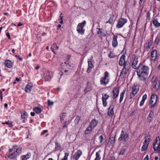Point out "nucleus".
Segmentation results:
<instances>
[{"label":"nucleus","mask_w":160,"mask_h":160,"mask_svg":"<svg viewBox=\"0 0 160 160\" xmlns=\"http://www.w3.org/2000/svg\"><path fill=\"white\" fill-rule=\"evenodd\" d=\"M17 146L14 145L12 148L9 149V152L7 154L8 157L11 159H13L19 155V153L18 152Z\"/></svg>","instance_id":"obj_1"},{"label":"nucleus","mask_w":160,"mask_h":160,"mask_svg":"<svg viewBox=\"0 0 160 160\" xmlns=\"http://www.w3.org/2000/svg\"><path fill=\"white\" fill-rule=\"evenodd\" d=\"M109 73L107 71H106L104 74V76L100 79V83L101 85L104 86H106L109 83L110 79Z\"/></svg>","instance_id":"obj_2"},{"label":"nucleus","mask_w":160,"mask_h":160,"mask_svg":"<svg viewBox=\"0 0 160 160\" xmlns=\"http://www.w3.org/2000/svg\"><path fill=\"white\" fill-rule=\"evenodd\" d=\"M149 68L148 66L140 64L137 70V74L138 73H149Z\"/></svg>","instance_id":"obj_3"},{"label":"nucleus","mask_w":160,"mask_h":160,"mask_svg":"<svg viewBox=\"0 0 160 160\" xmlns=\"http://www.w3.org/2000/svg\"><path fill=\"white\" fill-rule=\"evenodd\" d=\"M86 23V21H84L82 22L79 23L77 25V31L79 34L81 35H83L84 34L85 30L83 27Z\"/></svg>","instance_id":"obj_4"},{"label":"nucleus","mask_w":160,"mask_h":160,"mask_svg":"<svg viewBox=\"0 0 160 160\" xmlns=\"http://www.w3.org/2000/svg\"><path fill=\"white\" fill-rule=\"evenodd\" d=\"M153 148L155 151L160 152V139L159 137H157L154 142Z\"/></svg>","instance_id":"obj_5"},{"label":"nucleus","mask_w":160,"mask_h":160,"mask_svg":"<svg viewBox=\"0 0 160 160\" xmlns=\"http://www.w3.org/2000/svg\"><path fill=\"white\" fill-rule=\"evenodd\" d=\"M157 99V96L155 93L153 94L151 97L150 100L149 102V107L152 108L156 104Z\"/></svg>","instance_id":"obj_6"},{"label":"nucleus","mask_w":160,"mask_h":160,"mask_svg":"<svg viewBox=\"0 0 160 160\" xmlns=\"http://www.w3.org/2000/svg\"><path fill=\"white\" fill-rule=\"evenodd\" d=\"M151 81L152 83L153 88H154L156 90H158L160 85V82L159 80H158L156 77H152Z\"/></svg>","instance_id":"obj_7"},{"label":"nucleus","mask_w":160,"mask_h":160,"mask_svg":"<svg viewBox=\"0 0 160 160\" xmlns=\"http://www.w3.org/2000/svg\"><path fill=\"white\" fill-rule=\"evenodd\" d=\"M127 22V19L123 18H121L118 21L116 27L118 28H122Z\"/></svg>","instance_id":"obj_8"},{"label":"nucleus","mask_w":160,"mask_h":160,"mask_svg":"<svg viewBox=\"0 0 160 160\" xmlns=\"http://www.w3.org/2000/svg\"><path fill=\"white\" fill-rule=\"evenodd\" d=\"M53 76V73L50 71H46L44 74L43 77L46 81H50Z\"/></svg>","instance_id":"obj_9"},{"label":"nucleus","mask_w":160,"mask_h":160,"mask_svg":"<svg viewBox=\"0 0 160 160\" xmlns=\"http://www.w3.org/2000/svg\"><path fill=\"white\" fill-rule=\"evenodd\" d=\"M128 134L127 133L125 134L123 130H122L120 135V137L118 138V140L121 141L122 140H123L124 142H126L128 140Z\"/></svg>","instance_id":"obj_10"},{"label":"nucleus","mask_w":160,"mask_h":160,"mask_svg":"<svg viewBox=\"0 0 160 160\" xmlns=\"http://www.w3.org/2000/svg\"><path fill=\"white\" fill-rule=\"evenodd\" d=\"M145 140L143 143V145L141 148L142 151H144L147 149L148 146L149 142L151 141L150 138H147L146 137H145Z\"/></svg>","instance_id":"obj_11"},{"label":"nucleus","mask_w":160,"mask_h":160,"mask_svg":"<svg viewBox=\"0 0 160 160\" xmlns=\"http://www.w3.org/2000/svg\"><path fill=\"white\" fill-rule=\"evenodd\" d=\"M149 73H138L137 75L140 81H145L148 78Z\"/></svg>","instance_id":"obj_12"},{"label":"nucleus","mask_w":160,"mask_h":160,"mask_svg":"<svg viewBox=\"0 0 160 160\" xmlns=\"http://www.w3.org/2000/svg\"><path fill=\"white\" fill-rule=\"evenodd\" d=\"M119 93V88L118 86L114 87L113 89L112 94L113 97L114 99L117 98L118 96Z\"/></svg>","instance_id":"obj_13"},{"label":"nucleus","mask_w":160,"mask_h":160,"mask_svg":"<svg viewBox=\"0 0 160 160\" xmlns=\"http://www.w3.org/2000/svg\"><path fill=\"white\" fill-rule=\"evenodd\" d=\"M82 154V151L80 150H78L73 155L72 158L73 160H78Z\"/></svg>","instance_id":"obj_14"},{"label":"nucleus","mask_w":160,"mask_h":160,"mask_svg":"<svg viewBox=\"0 0 160 160\" xmlns=\"http://www.w3.org/2000/svg\"><path fill=\"white\" fill-rule=\"evenodd\" d=\"M154 112L153 110L151 111L148 116L147 118V121L148 122H150L153 120L154 117Z\"/></svg>","instance_id":"obj_15"},{"label":"nucleus","mask_w":160,"mask_h":160,"mask_svg":"<svg viewBox=\"0 0 160 160\" xmlns=\"http://www.w3.org/2000/svg\"><path fill=\"white\" fill-rule=\"evenodd\" d=\"M138 90V86L134 84L132 87V94L134 96L137 93Z\"/></svg>","instance_id":"obj_16"},{"label":"nucleus","mask_w":160,"mask_h":160,"mask_svg":"<svg viewBox=\"0 0 160 160\" xmlns=\"http://www.w3.org/2000/svg\"><path fill=\"white\" fill-rule=\"evenodd\" d=\"M138 57L136 56L135 57L132 62V67L134 69H137L138 68V67L137 66V64L138 62Z\"/></svg>","instance_id":"obj_17"},{"label":"nucleus","mask_w":160,"mask_h":160,"mask_svg":"<svg viewBox=\"0 0 160 160\" xmlns=\"http://www.w3.org/2000/svg\"><path fill=\"white\" fill-rule=\"evenodd\" d=\"M157 52L155 50H153L151 53V59L153 61H155L157 58Z\"/></svg>","instance_id":"obj_18"},{"label":"nucleus","mask_w":160,"mask_h":160,"mask_svg":"<svg viewBox=\"0 0 160 160\" xmlns=\"http://www.w3.org/2000/svg\"><path fill=\"white\" fill-rule=\"evenodd\" d=\"M117 38V36L113 35L112 41V45L114 48H116L118 46Z\"/></svg>","instance_id":"obj_19"},{"label":"nucleus","mask_w":160,"mask_h":160,"mask_svg":"<svg viewBox=\"0 0 160 160\" xmlns=\"http://www.w3.org/2000/svg\"><path fill=\"white\" fill-rule=\"evenodd\" d=\"M125 56L124 55H123L121 57L119 61V64L120 66L123 65L126 62L125 61Z\"/></svg>","instance_id":"obj_20"},{"label":"nucleus","mask_w":160,"mask_h":160,"mask_svg":"<svg viewBox=\"0 0 160 160\" xmlns=\"http://www.w3.org/2000/svg\"><path fill=\"white\" fill-rule=\"evenodd\" d=\"M152 23L156 28H158L160 26V23L158 22V19L155 18L152 21Z\"/></svg>","instance_id":"obj_21"},{"label":"nucleus","mask_w":160,"mask_h":160,"mask_svg":"<svg viewBox=\"0 0 160 160\" xmlns=\"http://www.w3.org/2000/svg\"><path fill=\"white\" fill-rule=\"evenodd\" d=\"M98 123V121L96 120L95 119H93L90 122L89 125L93 128L97 125Z\"/></svg>","instance_id":"obj_22"},{"label":"nucleus","mask_w":160,"mask_h":160,"mask_svg":"<svg viewBox=\"0 0 160 160\" xmlns=\"http://www.w3.org/2000/svg\"><path fill=\"white\" fill-rule=\"evenodd\" d=\"M114 15L113 13L110 15V17L108 20L106 22V23H109L111 25H112L113 23V18Z\"/></svg>","instance_id":"obj_23"},{"label":"nucleus","mask_w":160,"mask_h":160,"mask_svg":"<svg viewBox=\"0 0 160 160\" xmlns=\"http://www.w3.org/2000/svg\"><path fill=\"white\" fill-rule=\"evenodd\" d=\"M108 115L112 117L114 114L113 108L110 106L108 109Z\"/></svg>","instance_id":"obj_24"},{"label":"nucleus","mask_w":160,"mask_h":160,"mask_svg":"<svg viewBox=\"0 0 160 160\" xmlns=\"http://www.w3.org/2000/svg\"><path fill=\"white\" fill-rule=\"evenodd\" d=\"M128 70L125 69H122L120 74V76L122 78H124L126 75Z\"/></svg>","instance_id":"obj_25"},{"label":"nucleus","mask_w":160,"mask_h":160,"mask_svg":"<svg viewBox=\"0 0 160 160\" xmlns=\"http://www.w3.org/2000/svg\"><path fill=\"white\" fill-rule=\"evenodd\" d=\"M4 64L7 67L10 68L12 67V62L9 60H7L4 62Z\"/></svg>","instance_id":"obj_26"},{"label":"nucleus","mask_w":160,"mask_h":160,"mask_svg":"<svg viewBox=\"0 0 160 160\" xmlns=\"http://www.w3.org/2000/svg\"><path fill=\"white\" fill-rule=\"evenodd\" d=\"M31 157V154L30 153H28L26 155H24L21 157L22 160H27L29 159Z\"/></svg>","instance_id":"obj_27"},{"label":"nucleus","mask_w":160,"mask_h":160,"mask_svg":"<svg viewBox=\"0 0 160 160\" xmlns=\"http://www.w3.org/2000/svg\"><path fill=\"white\" fill-rule=\"evenodd\" d=\"M123 65H124L123 69H126L129 70L130 66V64L129 62H126Z\"/></svg>","instance_id":"obj_28"},{"label":"nucleus","mask_w":160,"mask_h":160,"mask_svg":"<svg viewBox=\"0 0 160 160\" xmlns=\"http://www.w3.org/2000/svg\"><path fill=\"white\" fill-rule=\"evenodd\" d=\"M93 128L91 127L90 125L87 128L85 131V133L86 134H88L92 131Z\"/></svg>","instance_id":"obj_29"},{"label":"nucleus","mask_w":160,"mask_h":160,"mask_svg":"<svg viewBox=\"0 0 160 160\" xmlns=\"http://www.w3.org/2000/svg\"><path fill=\"white\" fill-rule=\"evenodd\" d=\"M97 31L98 33V34L100 35L105 36V34L103 32L102 29L101 28H97Z\"/></svg>","instance_id":"obj_30"},{"label":"nucleus","mask_w":160,"mask_h":160,"mask_svg":"<svg viewBox=\"0 0 160 160\" xmlns=\"http://www.w3.org/2000/svg\"><path fill=\"white\" fill-rule=\"evenodd\" d=\"M125 89L120 94V98L119 100V102L120 103H121L124 97V95L125 93Z\"/></svg>","instance_id":"obj_31"},{"label":"nucleus","mask_w":160,"mask_h":160,"mask_svg":"<svg viewBox=\"0 0 160 160\" xmlns=\"http://www.w3.org/2000/svg\"><path fill=\"white\" fill-rule=\"evenodd\" d=\"M115 138L111 136L109 139V141L108 143H110L111 144H112L114 143Z\"/></svg>","instance_id":"obj_32"},{"label":"nucleus","mask_w":160,"mask_h":160,"mask_svg":"<svg viewBox=\"0 0 160 160\" xmlns=\"http://www.w3.org/2000/svg\"><path fill=\"white\" fill-rule=\"evenodd\" d=\"M32 86L30 85V84H28L26 87L25 88V91L26 92H30L31 90V88Z\"/></svg>","instance_id":"obj_33"},{"label":"nucleus","mask_w":160,"mask_h":160,"mask_svg":"<svg viewBox=\"0 0 160 160\" xmlns=\"http://www.w3.org/2000/svg\"><path fill=\"white\" fill-rule=\"evenodd\" d=\"M61 147L60 144L57 141L55 142V149L56 150L58 151L60 150Z\"/></svg>","instance_id":"obj_34"},{"label":"nucleus","mask_w":160,"mask_h":160,"mask_svg":"<svg viewBox=\"0 0 160 160\" xmlns=\"http://www.w3.org/2000/svg\"><path fill=\"white\" fill-rule=\"evenodd\" d=\"M33 110L37 113H39L41 112V109L37 107L34 108Z\"/></svg>","instance_id":"obj_35"},{"label":"nucleus","mask_w":160,"mask_h":160,"mask_svg":"<svg viewBox=\"0 0 160 160\" xmlns=\"http://www.w3.org/2000/svg\"><path fill=\"white\" fill-rule=\"evenodd\" d=\"M69 155V153H65L64 154V157L63 158H62L61 160H68V156Z\"/></svg>","instance_id":"obj_36"},{"label":"nucleus","mask_w":160,"mask_h":160,"mask_svg":"<svg viewBox=\"0 0 160 160\" xmlns=\"http://www.w3.org/2000/svg\"><path fill=\"white\" fill-rule=\"evenodd\" d=\"M67 68L69 69H72L74 67V65L72 63L70 62L68 63L67 65H66Z\"/></svg>","instance_id":"obj_37"},{"label":"nucleus","mask_w":160,"mask_h":160,"mask_svg":"<svg viewBox=\"0 0 160 160\" xmlns=\"http://www.w3.org/2000/svg\"><path fill=\"white\" fill-rule=\"evenodd\" d=\"M22 118L23 119H26L28 117L27 113L25 112L23 114H22L21 116Z\"/></svg>","instance_id":"obj_38"},{"label":"nucleus","mask_w":160,"mask_h":160,"mask_svg":"<svg viewBox=\"0 0 160 160\" xmlns=\"http://www.w3.org/2000/svg\"><path fill=\"white\" fill-rule=\"evenodd\" d=\"M66 114L65 113H63L60 116V120L61 122H62V121L64 120V118L66 116Z\"/></svg>","instance_id":"obj_39"},{"label":"nucleus","mask_w":160,"mask_h":160,"mask_svg":"<svg viewBox=\"0 0 160 160\" xmlns=\"http://www.w3.org/2000/svg\"><path fill=\"white\" fill-rule=\"evenodd\" d=\"M102 99L107 100L109 97V96L106 94H102Z\"/></svg>","instance_id":"obj_40"},{"label":"nucleus","mask_w":160,"mask_h":160,"mask_svg":"<svg viewBox=\"0 0 160 160\" xmlns=\"http://www.w3.org/2000/svg\"><path fill=\"white\" fill-rule=\"evenodd\" d=\"M88 68L92 69L93 68V66L92 64L91 61H88Z\"/></svg>","instance_id":"obj_41"},{"label":"nucleus","mask_w":160,"mask_h":160,"mask_svg":"<svg viewBox=\"0 0 160 160\" xmlns=\"http://www.w3.org/2000/svg\"><path fill=\"white\" fill-rule=\"evenodd\" d=\"M101 152V151L100 150L99 151H98L96 153V158H100L101 159V158L100 157V153Z\"/></svg>","instance_id":"obj_42"},{"label":"nucleus","mask_w":160,"mask_h":160,"mask_svg":"<svg viewBox=\"0 0 160 160\" xmlns=\"http://www.w3.org/2000/svg\"><path fill=\"white\" fill-rule=\"evenodd\" d=\"M148 45L147 46L146 48L148 50L150 48V47L152 45V42H148Z\"/></svg>","instance_id":"obj_43"},{"label":"nucleus","mask_w":160,"mask_h":160,"mask_svg":"<svg viewBox=\"0 0 160 160\" xmlns=\"http://www.w3.org/2000/svg\"><path fill=\"white\" fill-rule=\"evenodd\" d=\"M103 105L104 107H106L107 105V100L102 99Z\"/></svg>","instance_id":"obj_44"},{"label":"nucleus","mask_w":160,"mask_h":160,"mask_svg":"<svg viewBox=\"0 0 160 160\" xmlns=\"http://www.w3.org/2000/svg\"><path fill=\"white\" fill-rule=\"evenodd\" d=\"M2 124H5L8 125L10 127H12V124L11 123H9L8 122H2Z\"/></svg>","instance_id":"obj_45"},{"label":"nucleus","mask_w":160,"mask_h":160,"mask_svg":"<svg viewBox=\"0 0 160 160\" xmlns=\"http://www.w3.org/2000/svg\"><path fill=\"white\" fill-rule=\"evenodd\" d=\"M53 104V102L52 101H51L50 100H48V105L49 106H51Z\"/></svg>","instance_id":"obj_46"},{"label":"nucleus","mask_w":160,"mask_h":160,"mask_svg":"<svg viewBox=\"0 0 160 160\" xmlns=\"http://www.w3.org/2000/svg\"><path fill=\"white\" fill-rule=\"evenodd\" d=\"M99 139H100V143H101L103 141V138L102 136H100L99 137Z\"/></svg>","instance_id":"obj_47"},{"label":"nucleus","mask_w":160,"mask_h":160,"mask_svg":"<svg viewBox=\"0 0 160 160\" xmlns=\"http://www.w3.org/2000/svg\"><path fill=\"white\" fill-rule=\"evenodd\" d=\"M147 95L146 94H145L143 96L142 100H143V101H145V100L147 99Z\"/></svg>","instance_id":"obj_48"},{"label":"nucleus","mask_w":160,"mask_h":160,"mask_svg":"<svg viewBox=\"0 0 160 160\" xmlns=\"http://www.w3.org/2000/svg\"><path fill=\"white\" fill-rule=\"evenodd\" d=\"M62 14V13H61L60 16V19L61 20V21L60 22V23L61 24H62L63 22V21L62 20V17H63L61 16V15Z\"/></svg>","instance_id":"obj_49"},{"label":"nucleus","mask_w":160,"mask_h":160,"mask_svg":"<svg viewBox=\"0 0 160 160\" xmlns=\"http://www.w3.org/2000/svg\"><path fill=\"white\" fill-rule=\"evenodd\" d=\"M20 81V79L18 78H16L15 81L13 82V84H15L17 82H19Z\"/></svg>","instance_id":"obj_50"},{"label":"nucleus","mask_w":160,"mask_h":160,"mask_svg":"<svg viewBox=\"0 0 160 160\" xmlns=\"http://www.w3.org/2000/svg\"><path fill=\"white\" fill-rule=\"evenodd\" d=\"M125 152V150L123 149L121 151L119 152V154L121 155H123Z\"/></svg>","instance_id":"obj_51"},{"label":"nucleus","mask_w":160,"mask_h":160,"mask_svg":"<svg viewBox=\"0 0 160 160\" xmlns=\"http://www.w3.org/2000/svg\"><path fill=\"white\" fill-rule=\"evenodd\" d=\"M52 47H53L54 48H56L57 49H58L59 48V47L56 43H54L53 44V45L52 46Z\"/></svg>","instance_id":"obj_52"},{"label":"nucleus","mask_w":160,"mask_h":160,"mask_svg":"<svg viewBox=\"0 0 160 160\" xmlns=\"http://www.w3.org/2000/svg\"><path fill=\"white\" fill-rule=\"evenodd\" d=\"M150 12H148L147 13V18L148 20H150Z\"/></svg>","instance_id":"obj_53"},{"label":"nucleus","mask_w":160,"mask_h":160,"mask_svg":"<svg viewBox=\"0 0 160 160\" xmlns=\"http://www.w3.org/2000/svg\"><path fill=\"white\" fill-rule=\"evenodd\" d=\"M160 38H159L158 37H157L155 40V42L156 43H158V42L160 41Z\"/></svg>","instance_id":"obj_54"},{"label":"nucleus","mask_w":160,"mask_h":160,"mask_svg":"<svg viewBox=\"0 0 160 160\" xmlns=\"http://www.w3.org/2000/svg\"><path fill=\"white\" fill-rule=\"evenodd\" d=\"M144 101H143V100H142L140 102V106H142L144 103Z\"/></svg>","instance_id":"obj_55"},{"label":"nucleus","mask_w":160,"mask_h":160,"mask_svg":"<svg viewBox=\"0 0 160 160\" xmlns=\"http://www.w3.org/2000/svg\"><path fill=\"white\" fill-rule=\"evenodd\" d=\"M0 97L1 100H2V93L1 90L0 91Z\"/></svg>","instance_id":"obj_56"},{"label":"nucleus","mask_w":160,"mask_h":160,"mask_svg":"<svg viewBox=\"0 0 160 160\" xmlns=\"http://www.w3.org/2000/svg\"><path fill=\"white\" fill-rule=\"evenodd\" d=\"M47 132H48V130H43L42 132L41 133V134L42 135H44L45 133H46Z\"/></svg>","instance_id":"obj_57"},{"label":"nucleus","mask_w":160,"mask_h":160,"mask_svg":"<svg viewBox=\"0 0 160 160\" xmlns=\"http://www.w3.org/2000/svg\"><path fill=\"white\" fill-rule=\"evenodd\" d=\"M6 36H7V37H8V38L9 39H10V34L9 32H7V33H6Z\"/></svg>","instance_id":"obj_58"},{"label":"nucleus","mask_w":160,"mask_h":160,"mask_svg":"<svg viewBox=\"0 0 160 160\" xmlns=\"http://www.w3.org/2000/svg\"><path fill=\"white\" fill-rule=\"evenodd\" d=\"M143 160H148V156L147 155Z\"/></svg>","instance_id":"obj_59"},{"label":"nucleus","mask_w":160,"mask_h":160,"mask_svg":"<svg viewBox=\"0 0 160 160\" xmlns=\"http://www.w3.org/2000/svg\"><path fill=\"white\" fill-rule=\"evenodd\" d=\"M91 69L90 68H88V69H87V72L88 73H89V72H90L91 71Z\"/></svg>","instance_id":"obj_60"},{"label":"nucleus","mask_w":160,"mask_h":160,"mask_svg":"<svg viewBox=\"0 0 160 160\" xmlns=\"http://www.w3.org/2000/svg\"><path fill=\"white\" fill-rule=\"evenodd\" d=\"M79 118H78V117H77L76 118V119H75V121H76L77 120V123H78V122H79Z\"/></svg>","instance_id":"obj_61"},{"label":"nucleus","mask_w":160,"mask_h":160,"mask_svg":"<svg viewBox=\"0 0 160 160\" xmlns=\"http://www.w3.org/2000/svg\"><path fill=\"white\" fill-rule=\"evenodd\" d=\"M110 160H115V159L114 157H112L110 158Z\"/></svg>","instance_id":"obj_62"},{"label":"nucleus","mask_w":160,"mask_h":160,"mask_svg":"<svg viewBox=\"0 0 160 160\" xmlns=\"http://www.w3.org/2000/svg\"><path fill=\"white\" fill-rule=\"evenodd\" d=\"M30 114L32 116H34L35 115V113L34 112H31Z\"/></svg>","instance_id":"obj_63"},{"label":"nucleus","mask_w":160,"mask_h":160,"mask_svg":"<svg viewBox=\"0 0 160 160\" xmlns=\"http://www.w3.org/2000/svg\"><path fill=\"white\" fill-rule=\"evenodd\" d=\"M61 27V25L60 24L58 25L57 27V29H58L59 28H60Z\"/></svg>","instance_id":"obj_64"}]
</instances>
